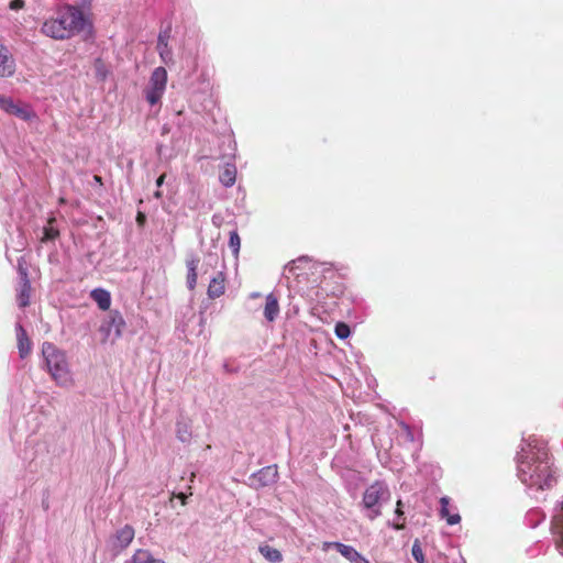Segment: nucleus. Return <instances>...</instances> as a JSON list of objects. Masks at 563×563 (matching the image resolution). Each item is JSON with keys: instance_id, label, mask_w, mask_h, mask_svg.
I'll return each mask as SVG.
<instances>
[{"instance_id": "nucleus-1", "label": "nucleus", "mask_w": 563, "mask_h": 563, "mask_svg": "<svg viewBox=\"0 0 563 563\" xmlns=\"http://www.w3.org/2000/svg\"><path fill=\"white\" fill-rule=\"evenodd\" d=\"M517 475L527 493L537 501L547 499L548 492L556 485V477L549 461L547 443L529 435L522 438L517 454Z\"/></svg>"}, {"instance_id": "nucleus-2", "label": "nucleus", "mask_w": 563, "mask_h": 563, "mask_svg": "<svg viewBox=\"0 0 563 563\" xmlns=\"http://www.w3.org/2000/svg\"><path fill=\"white\" fill-rule=\"evenodd\" d=\"M41 353L44 368L56 385L63 388L71 387L74 385V377L66 352L54 343L45 341L42 344Z\"/></svg>"}, {"instance_id": "nucleus-3", "label": "nucleus", "mask_w": 563, "mask_h": 563, "mask_svg": "<svg viewBox=\"0 0 563 563\" xmlns=\"http://www.w3.org/2000/svg\"><path fill=\"white\" fill-rule=\"evenodd\" d=\"M336 269L339 268L333 263L317 262L312 261L308 256H300L284 266L283 275L286 278H289L290 275L299 277L305 274L306 271H309L312 275L317 276L313 283L320 284L323 278L332 276Z\"/></svg>"}, {"instance_id": "nucleus-4", "label": "nucleus", "mask_w": 563, "mask_h": 563, "mask_svg": "<svg viewBox=\"0 0 563 563\" xmlns=\"http://www.w3.org/2000/svg\"><path fill=\"white\" fill-rule=\"evenodd\" d=\"M390 497L388 486L380 481H376L369 485L362 499V507L365 510V516L369 520H375L382 515V506Z\"/></svg>"}, {"instance_id": "nucleus-5", "label": "nucleus", "mask_w": 563, "mask_h": 563, "mask_svg": "<svg viewBox=\"0 0 563 563\" xmlns=\"http://www.w3.org/2000/svg\"><path fill=\"white\" fill-rule=\"evenodd\" d=\"M70 37L86 32L89 37L95 34L93 24L89 16L76 4H64L59 8Z\"/></svg>"}, {"instance_id": "nucleus-6", "label": "nucleus", "mask_w": 563, "mask_h": 563, "mask_svg": "<svg viewBox=\"0 0 563 563\" xmlns=\"http://www.w3.org/2000/svg\"><path fill=\"white\" fill-rule=\"evenodd\" d=\"M167 71L164 67H156L150 77L148 85L144 89V98L151 104L158 103L165 92Z\"/></svg>"}, {"instance_id": "nucleus-7", "label": "nucleus", "mask_w": 563, "mask_h": 563, "mask_svg": "<svg viewBox=\"0 0 563 563\" xmlns=\"http://www.w3.org/2000/svg\"><path fill=\"white\" fill-rule=\"evenodd\" d=\"M65 23L64 15L58 8L56 18H51L43 22L41 33L57 41L68 40L70 35Z\"/></svg>"}, {"instance_id": "nucleus-8", "label": "nucleus", "mask_w": 563, "mask_h": 563, "mask_svg": "<svg viewBox=\"0 0 563 563\" xmlns=\"http://www.w3.org/2000/svg\"><path fill=\"white\" fill-rule=\"evenodd\" d=\"M15 291L19 308L24 309L29 307L31 302V282L27 268L21 261L18 263V285Z\"/></svg>"}, {"instance_id": "nucleus-9", "label": "nucleus", "mask_w": 563, "mask_h": 563, "mask_svg": "<svg viewBox=\"0 0 563 563\" xmlns=\"http://www.w3.org/2000/svg\"><path fill=\"white\" fill-rule=\"evenodd\" d=\"M125 328V320L122 313L118 310L109 312L107 318L102 321L99 331L106 339L112 336L113 340L119 339L122 335L123 329Z\"/></svg>"}, {"instance_id": "nucleus-10", "label": "nucleus", "mask_w": 563, "mask_h": 563, "mask_svg": "<svg viewBox=\"0 0 563 563\" xmlns=\"http://www.w3.org/2000/svg\"><path fill=\"white\" fill-rule=\"evenodd\" d=\"M134 536L135 530L131 525L126 523L123 527L119 528L109 538L108 544L110 551L115 555L120 554L131 544V542L134 539Z\"/></svg>"}, {"instance_id": "nucleus-11", "label": "nucleus", "mask_w": 563, "mask_h": 563, "mask_svg": "<svg viewBox=\"0 0 563 563\" xmlns=\"http://www.w3.org/2000/svg\"><path fill=\"white\" fill-rule=\"evenodd\" d=\"M552 533L555 547L559 553L563 556V496L553 508Z\"/></svg>"}, {"instance_id": "nucleus-12", "label": "nucleus", "mask_w": 563, "mask_h": 563, "mask_svg": "<svg viewBox=\"0 0 563 563\" xmlns=\"http://www.w3.org/2000/svg\"><path fill=\"white\" fill-rule=\"evenodd\" d=\"M277 477H278L277 466L268 465L251 475V477H250L251 482L249 483V486L255 487V488L271 486L277 481Z\"/></svg>"}, {"instance_id": "nucleus-13", "label": "nucleus", "mask_w": 563, "mask_h": 563, "mask_svg": "<svg viewBox=\"0 0 563 563\" xmlns=\"http://www.w3.org/2000/svg\"><path fill=\"white\" fill-rule=\"evenodd\" d=\"M332 548L335 549L342 556H344L351 563H371L352 545H347L342 542H323L322 544L323 551H328L329 549Z\"/></svg>"}, {"instance_id": "nucleus-14", "label": "nucleus", "mask_w": 563, "mask_h": 563, "mask_svg": "<svg viewBox=\"0 0 563 563\" xmlns=\"http://www.w3.org/2000/svg\"><path fill=\"white\" fill-rule=\"evenodd\" d=\"M15 58L0 37V78H10L15 74Z\"/></svg>"}, {"instance_id": "nucleus-15", "label": "nucleus", "mask_w": 563, "mask_h": 563, "mask_svg": "<svg viewBox=\"0 0 563 563\" xmlns=\"http://www.w3.org/2000/svg\"><path fill=\"white\" fill-rule=\"evenodd\" d=\"M9 115H13L24 122H32L38 119L32 106L16 101H14Z\"/></svg>"}, {"instance_id": "nucleus-16", "label": "nucleus", "mask_w": 563, "mask_h": 563, "mask_svg": "<svg viewBox=\"0 0 563 563\" xmlns=\"http://www.w3.org/2000/svg\"><path fill=\"white\" fill-rule=\"evenodd\" d=\"M29 429L26 427L25 417H21L18 413H11L10 416V427L9 434L12 442L20 440V438L27 433Z\"/></svg>"}, {"instance_id": "nucleus-17", "label": "nucleus", "mask_w": 563, "mask_h": 563, "mask_svg": "<svg viewBox=\"0 0 563 563\" xmlns=\"http://www.w3.org/2000/svg\"><path fill=\"white\" fill-rule=\"evenodd\" d=\"M279 302L278 298L274 292L268 294L265 297V303L263 307V316L267 323H273L279 316Z\"/></svg>"}, {"instance_id": "nucleus-18", "label": "nucleus", "mask_w": 563, "mask_h": 563, "mask_svg": "<svg viewBox=\"0 0 563 563\" xmlns=\"http://www.w3.org/2000/svg\"><path fill=\"white\" fill-rule=\"evenodd\" d=\"M176 438L183 443H189L192 438L191 421L180 413L176 421Z\"/></svg>"}, {"instance_id": "nucleus-19", "label": "nucleus", "mask_w": 563, "mask_h": 563, "mask_svg": "<svg viewBox=\"0 0 563 563\" xmlns=\"http://www.w3.org/2000/svg\"><path fill=\"white\" fill-rule=\"evenodd\" d=\"M15 332H16V340H18V351L20 358H25L32 349V342L27 335L26 330L23 328V325L18 322L15 324Z\"/></svg>"}, {"instance_id": "nucleus-20", "label": "nucleus", "mask_w": 563, "mask_h": 563, "mask_svg": "<svg viewBox=\"0 0 563 563\" xmlns=\"http://www.w3.org/2000/svg\"><path fill=\"white\" fill-rule=\"evenodd\" d=\"M48 461L49 456L46 446L44 444H38L34 452V456L29 462L27 467L30 472H38L48 465Z\"/></svg>"}, {"instance_id": "nucleus-21", "label": "nucleus", "mask_w": 563, "mask_h": 563, "mask_svg": "<svg viewBox=\"0 0 563 563\" xmlns=\"http://www.w3.org/2000/svg\"><path fill=\"white\" fill-rule=\"evenodd\" d=\"M90 298L97 303L100 310H109L111 306V294L104 288L98 287L90 291Z\"/></svg>"}, {"instance_id": "nucleus-22", "label": "nucleus", "mask_w": 563, "mask_h": 563, "mask_svg": "<svg viewBox=\"0 0 563 563\" xmlns=\"http://www.w3.org/2000/svg\"><path fill=\"white\" fill-rule=\"evenodd\" d=\"M440 517L445 519L449 526L457 525L461 521V516L455 514H450V498L444 496L440 498Z\"/></svg>"}, {"instance_id": "nucleus-23", "label": "nucleus", "mask_w": 563, "mask_h": 563, "mask_svg": "<svg viewBox=\"0 0 563 563\" xmlns=\"http://www.w3.org/2000/svg\"><path fill=\"white\" fill-rule=\"evenodd\" d=\"M199 262L200 260L196 255L190 256V258L186 261V266L188 271L186 284L189 290H192L197 285V268Z\"/></svg>"}, {"instance_id": "nucleus-24", "label": "nucleus", "mask_w": 563, "mask_h": 563, "mask_svg": "<svg viewBox=\"0 0 563 563\" xmlns=\"http://www.w3.org/2000/svg\"><path fill=\"white\" fill-rule=\"evenodd\" d=\"M130 563H166L164 560L156 558L147 549H137L132 555Z\"/></svg>"}, {"instance_id": "nucleus-25", "label": "nucleus", "mask_w": 563, "mask_h": 563, "mask_svg": "<svg viewBox=\"0 0 563 563\" xmlns=\"http://www.w3.org/2000/svg\"><path fill=\"white\" fill-rule=\"evenodd\" d=\"M207 292L211 299L218 298L224 292V278L222 273H218L217 276L211 278Z\"/></svg>"}, {"instance_id": "nucleus-26", "label": "nucleus", "mask_w": 563, "mask_h": 563, "mask_svg": "<svg viewBox=\"0 0 563 563\" xmlns=\"http://www.w3.org/2000/svg\"><path fill=\"white\" fill-rule=\"evenodd\" d=\"M236 180V168L234 165L227 164L219 173V181L227 188L234 185Z\"/></svg>"}, {"instance_id": "nucleus-27", "label": "nucleus", "mask_w": 563, "mask_h": 563, "mask_svg": "<svg viewBox=\"0 0 563 563\" xmlns=\"http://www.w3.org/2000/svg\"><path fill=\"white\" fill-rule=\"evenodd\" d=\"M24 4V0H0V16L7 15L9 11L18 12Z\"/></svg>"}, {"instance_id": "nucleus-28", "label": "nucleus", "mask_w": 563, "mask_h": 563, "mask_svg": "<svg viewBox=\"0 0 563 563\" xmlns=\"http://www.w3.org/2000/svg\"><path fill=\"white\" fill-rule=\"evenodd\" d=\"M260 552L271 563H280L283 561L280 551L267 544L261 545Z\"/></svg>"}, {"instance_id": "nucleus-29", "label": "nucleus", "mask_w": 563, "mask_h": 563, "mask_svg": "<svg viewBox=\"0 0 563 563\" xmlns=\"http://www.w3.org/2000/svg\"><path fill=\"white\" fill-rule=\"evenodd\" d=\"M59 236L58 229L52 225H45L42 229V235L40 236V241L42 243H48L55 241Z\"/></svg>"}, {"instance_id": "nucleus-30", "label": "nucleus", "mask_w": 563, "mask_h": 563, "mask_svg": "<svg viewBox=\"0 0 563 563\" xmlns=\"http://www.w3.org/2000/svg\"><path fill=\"white\" fill-rule=\"evenodd\" d=\"M401 506H402L401 500H398L397 505H396V510H395V520L390 523V526L395 530H401L405 528V523L400 522V521L405 520V516H404L405 514L401 509Z\"/></svg>"}, {"instance_id": "nucleus-31", "label": "nucleus", "mask_w": 563, "mask_h": 563, "mask_svg": "<svg viewBox=\"0 0 563 563\" xmlns=\"http://www.w3.org/2000/svg\"><path fill=\"white\" fill-rule=\"evenodd\" d=\"M166 24L162 26L158 36H157V45L168 44L172 37V22H165Z\"/></svg>"}, {"instance_id": "nucleus-32", "label": "nucleus", "mask_w": 563, "mask_h": 563, "mask_svg": "<svg viewBox=\"0 0 563 563\" xmlns=\"http://www.w3.org/2000/svg\"><path fill=\"white\" fill-rule=\"evenodd\" d=\"M228 246L233 255H238L241 247V239L236 230L230 231Z\"/></svg>"}, {"instance_id": "nucleus-33", "label": "nucleus", "mask_w": 563, "mask_h": 563, "mask_svg": "<svg viewBox=\"0 0 563 563\" xmlns=\"http://www.w3.org/2000/svg\"><path fill=\"white\" fill-rule=\"evenodd\" d=\"M156 49H157V52L159 54V57L163 60V63L168 64L169 62H172V59H173V51H172V48L169 47L168 44H165V46L164 45H156Z\"/></svg>"}, {"instance_id": "nucleus-34", "label": "nucleus", "mask_w": 563, "mask_h": 563, "mask_svg": "<svg viewBox=\"0 0 563 563\" xmlns=\"http://www.w3.org/2000/svg\"><path fill=\"white\" fill-rule=\"evenodd\" d=\"M335 335L341 339H347L351 335L350 327L344 322H338L334 328Z\"/></svg>"}, {"instance_id": "nucleus-35", "label": "nucleus", "mask_w": 563, "mask_h": 563, "mask_svg": "<svg viewBox=\"0 0 563 563\" xmlns=\"http://www.w3.org/2000/svg\"><path fill=\"white\" fill-rule=\"evenodd\" d=\"M411 554L417 563H426L423 551L418 539L415 540L412 544Z\"/></svg>"}, {"instance_id": "nucleus-36", "label": "nucleus", "mask_w": 563, "mask_h": 563, "mask_svg": "<svg viewBox=\"0 0 563 563\" xmlns=\"http://www.w3.org/2000/svg\"><path fill=\"white\" fill-rule=\"evenodd\" d=\"M14 101L12 97L0 93V110L9 114Z\"/></svg>"}, {"instance_id": "nucleus-37", "label": "nucleus", "mask_w": 563, "mask_h": 563, "mask_svg": "<svg viewBox=\"0 0 563 563\" xmlns=\"http://www.w3.org/2000/svg\"><path fill=\"white\" fill-rule=\"evenodd\" d=\"M95 71H96V77L98 79L104 80L107 78L108 70H107L103 62L100 58H97L95 60Z\"/></svg>"}, {"instance_id": "nucleus-38", "label": "nucleus", "mask_w": 563, "mask_h": 563, "mask_svg": "<svg viewBox=\"0 0 563 563\" xmlns=\"http://www.w3.org/2000/svg\"><path fill=\"white\" fill-rule=\"evenodd\" d=\"M400 427H401V430L405 432L407 440L413 441L415 440L413 431L411 430L409 424L401 422Z\"/></svg>"}, {"instance_id": "nucleus-39", "label": "nucleus", "mask_w": 563, "mask_h": 563, "mask_svg": "<svg viewBox=\"0 0 563 563\" xmlns=\"http://www.w3.org/2000/svg\"><path fill=\"white\" fill-rule=\"evenodd\" d=\"M223 368L225 372L228 373H234L238 371V367L234 365L233 362L231 361H227L224 364H223Z\"/></svg>"}, {"instance_id": "nucleus-40", "label": "nucleus", "mask_w": 563, "mask_h": 563, "mask_svg": "<svg viewBox=\"0 0 563 563\" xmlns=\"http://www.w3.org/2000/svg\"><path fill=\"white\" fill-rule=\"evenodd\" d=\"M165 178H166V174H162V175H159V176L157 177V179H156V181H155V183H156V186H157V188H158V189H159V188L163 186V184L165 183Z\"/></svg>"}, {"instance_id": "nucleus-41", "label": "nucleus", "mask_w": 563, "mask_h": 563, "mask_svg": "<svg viewBox=\"0 0 563 563\" xmlns=\"http://www.w3.org/2000/svg\"><path fill=\"white\" fill-rule=\"evenodd\" d=\"M174 496H175L176 498H178V499L181 501V504H183V505H185V504H186V499H187V497H188V495H187V494H185V493L180 492V493H178V494H174Z\"/></svg>"}, {"instance_id": "nucleus-42", "label": "nucleus", "mask_w": 563, "mask_h": 563, "mask_svg": "<svg viewBox=\"0 0 563 563\" xmlns=\"http://www.w3.org/2000/svg\"><path fill=\"white\" fill-rule=\"evenodd\" d=\"M93 181H95L96 184H98L100 187H102V186H103L102 177H101V176H99V175H95V176H93Z\"/></svg>"}, {"instance_id": "nucleus-43", "label": "nucleus", "mask_w": 563, "mask_h": 563, "mask_svg": "<svg viewBox=\"0 0 563 563\" xmlns=\"http://www.w3.org/2000/svg\"><path fill=\"white\" fill-rule=\"evenodd\" d=\"M153 196L155 199L161 200L163 197V192L157 188V190L154 191Z\"/></svg>"}, {"instance_id": "nucleus-44", "label": "nucleus", "mask_w": 563, "mask_h": 563, "mask_svg": "<svg viewBox=\"0 0 563 563\" xmlns=\"http://www.w3.org/2000/svg\"><path fill=\"white\" fill-rule=\"evenodd\" d=\"M250 298H260L261 297V294L260 292H252L249 295Z\"/></svg>"}, {"instance_id": "nucleus-45", "label": "nucleus", "mask_w": 563, "mask_h": 563, "mask_svg": "<svg viewBox=\"0 0 563 563\" xmlns=\"http://www.w3.org/2000/svg\"><path fill=\"white\" fill-rule=\"evenodd\" d=\"M202 322H203V316H202V313H200V316H199V323L202 324Z\"/></svg>"}, {"instance_id": "nucleus-46", "label": "nucleus", "mask_w": 563, "mask_h": 563, "mask_svg": "<svg viewBox=\"0 0 563 563\" xmlns=\"http://www.w3.org/2000/svg\"><path fill=\"white\" fill-rule=\"evenodd\" d=\"M356 305L363 306V305H365V302L363 299H361L358 302H356Z\"/></svg>"}, {"instance_id": "nucleus-47", "label": "nucleus", "mask_w": 563, "mask_h": 563, "mask_svg": "<svg viewBox=\"0 0 563 563\" xmlns=\"http://www.w3.org/2000/svg\"><path fill=\"white\" fill-rule=\"evenodd\" d=\"M140 218H144V216L141 213H137V221H140Z\"/></svg>"}, {"instance_id": "nucleus-48", "label": "nucleus", "mask_w": 563, "mask_h": 563, "mask_svg": "<svg viewBox=\"0 0 563 563\" xmlns=\"http://www.w3.org/2000/svg\"><path fill=\"white\" fill-rule=\"evenodd\" d=\"M27 454H29V452H27V451H25L24 460H27V457H29V456H27Z\"/></svg>"}]
</instances>
